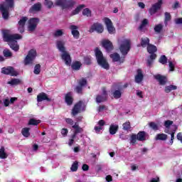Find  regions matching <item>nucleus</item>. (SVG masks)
Masks as SVG:
<instances>
[{
	"label": "nucleus",
	"mask_w": 182,
	"mask_h": 182,
	"mask_svg": "<svg viewBox=\"0 0 182 182\" xmlns=\"http://www.w3.org/2000/svg\"><path fill=\"white\" fill-rule=\"evenodd\" d=\"M3 37L5 42H9L10 48L18 52L19 50V45H18L17 39H22V36L19 34H9V31L6 30L3 31Z\"/></svg>",
	"instance_id": "obj_1"
},
{
	"label": "nucleus",
	"mask_w": 182,
	"mask_h": 182,
	"mask_svg": "<svg viewBox=\"0 0 182 182\" xmlns=\"http://www.w3.org/2000/svg\"><path fill=\"white\" fill-rule=\"evenodd\" d=\"M95 58L97 59V62L101 68L103 69H106V70H109L110 66L109 65V63L105 56H103V53L99 48H96L95 50Z\"/></svg>",
	"instance_id": "obj_2"
},
{
	"label": "nucleus",
	"mask_w": 182,
	"mask_h": 182,
	"mask_svg": "<svg viewBox=\"0 0 182 182\" xmlns=\"http://www.w3.org/2000/svg\"><path fill=\"white\" fill-rule=\"evenodd\" d=\"M14 6V0H6V1L0 6L4 19H8L9 17V9Z\"/></svg>",
	"instance_id": "obj_3"
},
{
	"label": "nucleus",
	"mask_w": 182,
	"mask_h": 182,
	"mask_svg": "<svg viewBox=\"0 0 182 182\" xmlns=\"http://www.w3.org/2000/svg\"><path fill=\"white\" fill-rule=\"evenodd\" d=\"M73 129H74L73 134L71 136V139L69 140L68 145L72 146L73 144L76 137H77V134L79 133H82L83 132V129L79 127V124L75 122L74 125H73Z\"/></svg>",
	"instance_id": "obj_4"
},
{
	"label": "nucleus",
	"mask_w": 182,
	"mask_h": 182,
	"mask_svg": "<svg viewBox=\"0 0 182 182\" xmlns=\"http://www.w3.org/2000/svg\"><path fill=\"white\" fill-rule=\"evenodd\" d=\"M130 48V40L124 38L122 41H121L119 50L124 56L129 53Z\"/></svg>",
	"instance_id": "obj_5"
},
{
	"label": "nucleus",
	"mask_w": 182,
	"mask_h": 182,
	"mask_svg": "<svg viewBox=\"0 0 182 182\" xmlns=\"http://www.w3.org/2000/svg\"><path fill=\"white\" fill-rule=\"evenodd\" d=\"M35 58H36V50L32 49L29 50L28 55L24 59V65H32V63H33V60H35Z\"/></svg>",
	"instance_id": "obj_6"
},
{
	"label": "nucleus",
	"mask_w": 182,
	"mask_h": 182,
	"mask_svg": "<svg viewBox=\"0 0 182 182\" xmlns=\"http://www.w3.org/2000/svg\"><path fill=\"white\" fill-rule=\"evenodd\" d=\"M55 5H57L58 6H61L63 9H69V8H73V6L76 5V1L73 0H69L65 3H63L62 0H58V1H56Z\"/></svg>",
	"instance_id": "obj_7"
},
{
	"label": "nucleus",
	"mask_w": 182,
	"mask_h": 182,
	"mask_svg": "<svg viewBox=\"0 0 182 182\" xmlns=\"http://www.w3.org/2000/svg\"><path fill=\"white\" fill-rule=\"evenodd\" d=\"M103 31V26L100 23H95L90 28L89 32L90 33H93V32H96L97 33H102Z\"/></svg>",
	"instance_id": "obj_8"
},
{
	"label": "nucleus",
	"mask_w": 182,
	"mask_h": 182,
	"mask_svg": "<svg viewBox=\"0 0 182 182\" xmlns=\"http://www.w3.org/2000/svg\"><path fill=\"white\" fill-rule=\"evenodd\" d=\"M84 110L85 106H83V102L82 101H80L75 105L72 110V114L73 116H76V114L80 113V112H84Z\"/></svg>",
	"instance_id": "obj_9"
},
{
	"label": "nucleus",
	"mask_w": 182,
	"mask_h": 182,
	"mask_svg": "<svg viewBox=\"0 0 182 182\" xmlns=\"http://www.w3.org/2000/svg\"><path fill=\"white\" fill-rule=\"evenodd\" d=\"M38 23H39V19L36 18H32L28 21V31L29 32H33L35 29H36V26H38Z\"/></svg>",
	"instance_id": "obj_10"
},
{
	"label": "nucleus",
	"mask_w": 182,
	"mask_h": 182,
	"mask_svg": "<svg viewBox=\"0 0 182 182\" xmlns=\"http://www.w3.org/2000/svg\"><path fill=\"white\" fill-rule=\"evenodd\" d=\"M1 73L4 75H10V76H18V72L14 69L12 67L3 68L1 69Z\"/></svg>",
	"instance_id": "obj_11"
},
{
	"label": "nucleus",
	"mask_w": 182,
	"mask_h": 182,
	"mask_svg": "<svg viewBox=\"0 0 182 182\" xmlns=\"http://www.w3.org/2000/svg\"><path fill=\"white\" fill-rule=\"evenodd\" d=\"M104 22L107 26L109 33H114L116 29L113 26V23L112 22V20H110L109 18H105L104 19Z\"/></svg>",
	"instance_id": "obj_12"
},
{
	"label": "nucleus",
	"mask_w": 182,
	"mask_h": 182,
	"mask_svg": "<svg viewBox=\"0 0 182 182\" xmlns=\"http://www.w3.org/2000/svg\"><path fill=\"white\" fill-rule=\"evenodd\" d=\"M61 58L65 62L67 66H70L72 63V58H70V54H69L68 51L62 53Z\"/></svg>",
	"instance_id": "obj_13"
},
{
	"label": "nucleus",
	"mask_w": 182,
	"mask_h": 182,
	"mask_svg": "<svg viewBox=\"0 0 182 182\" xmlns=\"http://www.w3.org/2000/svg\"><path fill=\"white\" fill-rule=\"evenodd\" d=\"M106 100H107V92H106V89L103 88L102 93L97 96L96 102L97 103H102Z\"/></svg>",
	"instance_id": "obj_14"
},
{
	"label": "nucleus",
	"mask_w": 182,
	"mask_h": 182,
	"mask_svg": "<svg viewBox=\"0 0 182 182\" xmlns=\"http://www.w3.org/2000/svg\"><path fill=\"white\" fill-rule=\"evenodd\" d=\"M161 4H163V1L159 0L157 3L153 4L151 8L149 9L150 15H154V14H156V12H157V11L161 8Z\"/></svg>",
	"instance_id": "obj_15"
},
{
	"label": "nucleus",
	"mask_w": 182,
	"mask_h": 182,
	"mask_svg": "<svg viewBox=\"0 0 182 182\" xmlns=\"http://www.w3.org/2000/svg\"><path fill=\"white\" fill-rule=\"evenodd\" d=\"M65 45H66V43L63 40H58L55 42V46L61 53L66 52V47H65Z\"/></svg>",
	"instance_id": "obj_16"
},
{
	"label": "nucleus",
	"mask_w": 182,
	"mask_h": 182,
	"mask_svg": "<svg viewBox=\"0 0 182 182\" xmlns=\"http://www.w3.org/2000/svg\"><path fill=\"white\" fill-rule=\"evenodd\" d=\"M70 29L73 38H75V39H79V36H80V33H79V27L75 25H71L70 26Z\"/></svg>",
	"instance_id": "obj_17"
},
{
	"label": "nucleus",
	"mask_w": 182,
	"mask_h": 182,
	"mask_svg": "<svg viewBox=\"0 0 182 182\" xmlns=\"http://www.w3.org/2000/svg\"><path fill=\"white\" fill-rule=\"evenodd\" d=\"M102 46L106 49L107 52H110V50H113V44L109 40H103Z\"/></svg>",
	"instance_id": "obj_18"
},
{
	"label": "nucleus",
	"mask_w": 182,
	"mask_h": 182,
	"mask_svg": "<svg viewBox=\"0 0 182 182\" xmlns=\"http://www.w3.org/2000/svg\"><path fill=\"white\" fill-rule=\"evenodd\" d=\"M26 21H28V18L23 17L18 21V31H19L20 33H23L24 26H25V23H26Z\"/></svg>",
	"instance_id": "obj_19"
},
{
	"label": "nucleus",
	"mask_w": 182,
	"mask_h": 182,
	"mask_svg": "<svg viewBox=\"0 0 182 182\" xmlns=\"http://www.w3.org/2000/svg\"><path fill=\"white\" fill-rule=\"evenodd\" d=\"M43 100H46L47 102H50V98L48 97V95L45 92H41L37 96V101L38 102H43Z\"/></svg>",
	"instance_id": "obj_20"
},
{
	"label": "nucleus",
	"mask_w": 182,
	"mask_h": 182,
	"mask_svg": "<svg viewBox=\"0 0 182 182\" xmlns=\"http://www.w3.org/2000/svg\"><path fill=\"white\" fill-rule=\"evenodd\" d=\"M41 8H42V4L41 3L35 4L30 9L29 12H31V14H33V12H38L41 11Z\"/></svg>",
	"instance_id": "obj_21"
},
{
	"label": "nucleus",
	"mask_w": 182,
	"mask_h": 182,
	"mask_svg": "<svg viewBox=\"0 0 182 182\" xmlns=\"http://www.w3.org/2000/svg\"><path fill=\"white\" fill-rule=\"evenodd\" d=\"M65 103L68 106H70L73 103V97L72 92H68L65 95Z\"/></svg>",
	"instance_id": "obj_22"
},
{
	"label": "nucleus",
	"mask_w": 182,
	"mask_h": 182,
	"mask_svg": "<svg viewBox=\"0 0 182 182\" xmlns=\"http://www.w3.org/2000/svg\"><path fill=\"white\" fill-rule=\"evenodd\" d=\"M154 77H155V79H156V80H158V82H159V84L162 85H166V82H167L166 77H164L161 75H154Z\"/></svg>",
	"instance_id": "obj_23"
},
{
	"label": "nucleus",
	"mask_w": 182,
	"mask_h": 182,
	"mask_svg": "<svg viewBox=\"0 0 182 182\" xmlns=\"http://www.w3.org/2000/svg\"><path fill=\"white\" fill-rule=\"evenodd\" d=\"M136 73L137 74L135 76V82L136 83H141L144 77L143 73L141 72V70H137Z\"/></svg>",
	"instance_id": "obj_24"
},
{
	"label": "nucleus",
	"mask_w": 182,
	"mask_h": 182,
	"mask_svg": "<svg viewBox=\"0 0 182 182\" xmlns=\"http://www.w3.org/2000/svg\"><path fill=\"white\" fill-rule=\"evenodd\" d=\"M109 56H110L111 59H112L113 62H121V63H123L124 60V59L122 60L120 58V55L117 53H114L111 54Z\"/></svg>",
	"instance_id": "obj_25"
},
{
	"label": "nucleus",
	"mask_w": 182,
	"mask_h": 182,
	"mask_svg": "<svg viewBox=\"0 0 182 182\" xmlns=\"http://www.w3.org/2000/svg\"><path fill=\"white\" fill-rule=\"evenodd\" d=\"M119 130V125L115 124H112L109 127V134H116Z\"/></svg>",
	"instance_id": "obj_26"
},
{
	"label": "nucleus",
	"mask_w": 182,
	"mask_h": 182,
	"mask_svg": "<svg viewBox=\"0 0 182 182\" xmlns=\"http://www.w3.org/2000/svg\"><path fill=\"white\" fill-rule=\"evenodd\" d=\"M150 45V39L147 37L141 38V46L142 48H146V46H149Z\"/></svg>",
	"instance_id": "obj_27"
},
{
	"label": "nucleus",
	"mask_w": 182,
	"mask_h": 182,
	"mask_svg": "<svg viewBox=\"0 0 182 182\" xmlns=\"http://www.w3.org/2000/svg\"><path fill=\"white\" fill-rule=\"evenodd\" d=\"M136 137L139 141H144V140H146V132H144V131L139 132L136 134Z\"/></svg>",
	"instance_id": "obj_28"
},
{
	"label": "nucleus",
	"mask_w": 182,
	"mask_h": 182,
	"mask_svg": "<svg viewBox=\"0 0 182 182\" xmlns=\"http://www.w3.org/2000/svg\"><path fill=\"white\" fill-rule=\"evenodd\" d=\"M21 80L18 78H13L10 81H8L7 84L11 86H16L21 83Z\"/></svg>",
	"instance_id": "obj_29"
},
{
	"label": "nucleus",
	"mask_w": 182,
	"mask_h": 182,
	"mask_svg": "<svg viewBox=\"0 0 182 182\" xmlns=\"http://www.w3.org/2000/svg\"><path fill=\"white\" fill-rule=\"evenodd\" d=\"M83 8H86V6L85 4H80L79 5L73 12L72 15H77L80 11L83 9Z\"/></svg>",
	"instance_id": "obj_30"
},
{
	"label": "nucleus",
	"mask_w": 182,
	"mask_h": 182,
	"mask_svg": "<svg viewBox=\"0 0 182 182\" xmlns=\"http://www.w3.org/2000/svg\"><path fill=\"white\" fill-rule=\"evenodd\" d=\"M0 159H8V154L6 153L5 148L4 146H2L0 149Z\"/></svg>",
	"instance_id": "obj_31"
},
{
	"label": "nucleus",
	"mask_w": 182,
	"mask_h": 182,
	"mask_svg": "<svg viewBox=\"0 0 182 182\" xmlns=\"http://www.w3.org/2000/svg\"><path fill=\"white\" fill-rule=\"evenodd\" d=\"M147 50L149 53H154V52H157V47H156V46L149 44L147 46Z\"/></svg>",
	"instance_id": "obj_32"
},
{
	"label": "nucleus",
	"mask_w": 182,
	"mask_h": 182,
	"mask_svg": "<svg viewBox=\"0 0 182 182\" xmlns=\"http://www.w3.org/2000/svg\"><path fill=\"white\" fill-rule=\"evenodd\" d=\"M154 32L156 33H160L163 31V25L161 23L157 24L154 28Z\"/></svg>",
	"instance_id": "obj_33"
},
{
	"label": "nucleus",
	"mask_w": 182,
	"mask_h": 182,
	"mask_svg": "<svg viewBox=\"0 0 182 182\" xmlns=\"http://www.w3.org/2000/svg\"><path fill=\"white\" fill-rule=\"evenodd\" d=\"M176 89H177V86L171 85L165 87V92L166 93H170L171 90H176Z\"/></svg>",
	"instance_id": "obj_34"
},
{
	"label": "nucleus",
	"mask_w": 182,
	"mask_h": 182,
	"mask_svg": "<svg viewBox=\"0 0 182 182\" xmlns=\"http://www.w3.org/2000/svg\"><path fill=\"white\" fill-rule=\"evenodd\" d=\"M156 140H167V134H158L156 136Z\"/></svg>",
	"instance_id": "obj_35"
},
{
	"label": "nucleus",
	"mask_w": 182,
	"mask_h": 182,
	"mask_svg": "<svg viewBox=\"0 0 182 182\" xmlns=\"http://www.w3.org/2000/svg\"><path fill=\"white\" fill-rule=\"evenodd\" d=\"M29 128H23L21 131V133L24 137H29L31 136V134L29 133Z\"/></svg>",
	"instance_id": "obj_36"
},
{
	"label": "nucleus",
	"mask_w": 182,
	"mask_h": 182,
	"mask_svg": "<svg viewBox=\"0 0 182 182\" xmlns=\"http://www.w3.org/2000/svg\"><path fill=\"white\" fill-rule=\"evenodd\" d=\"M41 123V120L39 119H31L28 122V124L33 125V126H38Z\"/></svg>",
	"instance_id": "obj_37"
},
{
	"label": "nucleus",
	"mask_w": 182,
	"mask_h": 182,
	"mask_svg": "<svg viewBox=\"0 0 182 182\" xmlns=\"http://www.w3.org/2000/svg\"><path fill=\"white\" fill-rule=\"evenodd\" d=\"M44 5L48 9H51V8H53V2L50 0H45Z\"/></svg>",
	"instance_id": "obj_38"
},
{
	"label": "nucleus",
	"mask_w": 182,
	"mask_h": 182,
	"mask_svg": "<svg viewBox=\"0 0 182 182\" xmlns=\"http://www.w3.org/2000/svg\"><path fill=\"white\" fill-rule=\"evenodd\" d=\"M82 15H84V16L90 17V16H92V11H90V9L86 8L82 11Z\"/></svg>",
	"instance_id": "obj_39"
},
{
	"label": "nucleus",
	"mask_w": 182,
	"mask_h": 182,
	"mask_svg": "<svg viewBox=\"0 0 182 182\" xmlns=\"http://www.w3.org/2000/svg\"><path fill=\"white\" fill-rule=\"evenodd\" d=\"M79 167V163L77 161H75L70 168L71 171H77V168Z\"/></svg>",
	"instance_id": "obj_40"
},
{
	"label": "nucleus",
	"mask_w": 182,
	"mask_h": 182,
	"mask_svg": "<svg viewBox=\"0 0 182 182\" xmlns=\"http://www.w3.org/2000/svg\"><path fill=\"white\" fill-rule=\"evenodd\" d=\"M113 96L114 99H120V97H122V92L119 90H117L113 92Z\"/></svg>",
	"instance_id": "obj_41"
},
{
	"label": "nucleus",
	"mask_w": 182,
	"mask_h": 182,
	"mask_svg": "<svg viewBox=\"0 0 182 182\" xmlns=\"http://www.w3.org/2000/svg\"><path fill=\"white\" fill-rule=\"evenodd\" d=\"M3 55L5 58H11L12 56V53L9 49H4L3 51Z\"/></svg>",
	"instance_id": "obj_42"
},
{
	"label": "nucleus",
	"mask_w": 182,
	"mask_h": 182,
	"mask_svg": "<svg viewBox=\"0 0 182 182\" xmlns=\"http://www.w3.org/2000/svg\"><path fill=\"white\" fill-rule=\"evenodd\" d=\"M159 61L161 65H166L167 63V57L166 55H161Z\"/></svg>",
	"instance_id": "obj_43"
},
{
	"label": "nucleus",
	"mask_w": 182,
	"mask_h": 182,
	"mask_svg": "<svg viewBox=\"0 0 182 182\" xmlns=\"http://www.w3.org/2000/svg\"><path fill=\"white\" fill-rule=\"evenodd\" d=\"M136 141H137V135L132 134L131 136L130 144H132V146H133V145L136 144Z\"/></svg>",
	"instance_id": "obj_44"
},
{
	"label": "nucleus",
	"mask_w": 182,
	"mask_h": 182,
	"mask_svg": "<svg viewBox=\"0 0 182 182\" xmlns=\"http://www.w3.org/2000/svg\"><path fill=\"white\" fill-rule=\"evenodd\" d=\"M63 35V30H57L53 33V36H55V38H59V36H62Z\"/></svg>",
	"instance_id": "obj_45"
},
{
	"label": "nucleus",
	"mask_w": 182,
	"mask_h": 182,
	"mask_svg": "<svg viewBox=\"0 0 182 182\" xmlns=\"http://www.w3.org/2000/svg\"><path fill=\"white\" fill-rule=\"evenodd\" d=\"M123 130H130L131 126H130V122H127L122 124Z\"/></svg>",
	"instance_id": "obj_46"
},
{
	"label": "nucleus",
	"mask_w": 182,
	"mask_h": 182,
	"mask_svg": "<svg viewBox=\"0 0 182 182\" xmlns=\"http://www.w3.org/2000/svg\"><path fill=\"white\" fill-rule=\"evenodd\" d=\"M33 72L35 75H39L41 73V65L39 64L36 65Z\"/></svg>",
	"instance_id": "obj_47"
},
{
	"label": "nucleus",
	"mask_w": 182,
	"mask_h": 182,
	"mask_svg": "<svg viewBox=\"0 0 182 182\" xmlns=\"http://www.w3.org/2000/svg\"><path fill=\"white\" fill-rule=\"evenodd\" d=\"M72 68L74 70H79V69H80V63L75 62L72 65Z\"/></svg>",
	"instance_id": "obj_48"
},
{
	"label": "nucleus",
	"mask_w": 182,
	"mask_h": 182,
	"mask_svg": "<svg viewBox=\"0 0 182 182\" xmlns=\"http://www.w3.org/2000/svg\"><path fill=\"white\" fill-rule=\"evenodd\" d=\"M149 127L153 130H159V125L153 122L149 123Z\"/></svg>",
	"instance_id": "obj_49"
},
{
	"label": "nucleus",
	"mask_w": 182,
	"mask_h": 182,
	"mask_svg": "<svg viewBox=\"0 0 182 182\" xmlns=\"http://www.w3.org/2000/svg\"><path fill=\"white\" fill-rule=\"evenodd\" d=\"M176 63L172 61H168V66H169V72H174V66Z\"/></svg>",
	"instance_id": "obj_50"
},
{
	"label": "nucleus",
	"mask_w": 182,
	"mask_h": 182,
	"mask_svg": "<svg viewBox=\"0 0 182 182\" xmlns=\"http://www.w3.org/2000/svg\"><path fill=\"white\" fill-rule=\"evenodd\" d=\"M86 85H87V80H86V79L82 78L79 81V85L81 86L82 87H83L84 86H86Z\"/></svg>",
	"instance_id": "obj_51"
},
{
	"label": "nucleus",
	"mask_w": 182,
	"mask_h": 182,
	"mask_svg": "<svg viewBox=\"0 0 182 182\" xmlns=\"http://www.w3.org/2000/svg\"><path fill=\"white\" fill-rule=\"evenodd\" d=\"M171 19V16L170 15V13L166 12L165 13V24L167 25V23Z\"/></svg>",
	"instance_id": "obj_52"
},
{
	"label": "nucleus",
	"mask_w": 182,
	"mask_h": 182,
	"mask_svg": "<svg viewBox=\"0 0 182 182\" xmlns=\"http://www.w3.org/2000/svg\"><path fill=\"white\" fill-rule=\"evenodd\" d=\"M147 23H149V20H147L146 18L144 19L142 21V23H141V26H139V28L143 29V28H144V26H146V25H147Z\"/></svg>",
	"instance_id": "obj_53"
},
{
	"label": "nucleus",
	"mask_w": 182,
	"mask_h": 182,
	"mask_svg": "<svg viewBox=\"0 0 182 182\" xmlns=\"http://www.w3.org/2000/svg\"><path fill=\"white\" fill-rule=\"evenodd\" d=\"M68 133H69V131L68 130V129L63 128L61 129V134L64 137H66V136H68Z\"/></svg>",
	"instance_id": "obj_54"
},
{
	"label": "nucleus",
	"mask_w": 182,
	"mask_h": 182,
	"mask_svg": "<svg viewBox=\"0 0 182 182\" xmlns=\"http://www.w3.org/2000/svg\"><path fill=\"white\" fill-rule=\"evenodd\" d=\"M84 60L86 65H90L92 63V59L89 56L85 57Z\"/></svg>",
	"instance_id": "obj_55"
},
{
	"label": "nucleus",
	"mask_w": 182,
	"mask_h": 182,
	"mask_svg": "<svg viewBox=\"0 0 182 182\" xmlns=\"http://www.w3.org/2000/svg\"><path fill=\"white\" fill-rule=\"evenodd\" d=\"M65 122L68 124H70V126H73V124H75V122L73 121V119L70 118H66Z\"/></svg>",
	"instance_id": "obj_56"
},
{
	"label": "nucleus",
	"mask_w": 182,
	"mask_h": 182,
	"mask_svg": "<svg viewBox=\"0 0 182 182\" xmlns=\"http://www.w3.org/2000/svg\"><path fill=\"white\" fill-rule=\"evenodd\" d=\"M171 124H173V122L170 120L166 121L164 123V126L167 129H168L171 126Z\"/></svg>",
	"instance_id": "obj_57"
},
{
	"label": "nucleus",
	"mask_w": 182,
	"mask_h": 182,
	"mask_svg": "<svg viewBox=\"0 0 182 182\" xmlns=\"http://www.w3.org/2000/svg\"><path fill=\"white\" fill-rule=\"evenodd\" d=\"M174 134H176V130H173V131L171 133V140H170V144H173V143Z\"/></svg>",
	"instance_id": "obj_58"
},
{
	"label": "nucleus",
	"mask_w": 182,
	"mask_h": 182,
	"mask_svg": "<svg viewBox=\"0 0 182 182\" xmlns=\"http://www.w3.org/2000/svg\"><path fill=\"white\" fill-rule=\"evenodd\" d=\"M82 89H83V87H81V85H78L76 87L75 90L77 93H82Z\"/></svg>",
	"instance_id": "obj_59"
},
{
	"label": "nucleus",
	"mask_w": 182,
	"mask_h": 182,
	"mask_svg": "<svg viewBox=\"0 0 182 182\" xmlns=\"http://www.w3.org/2000/svg\"><path fill=\"white\" fill-rule=\"evenodd\" d=\"M175 23L176 25H181L182 23V18H178L175 19Z\"/></svg>",
	"instance_id": "obj_60"
},
{
	"label": "nucleus",
	"mask_w": 182,
	"mask_h": 182,
	"mask_svg": "<svg viewBox=\"0 0 182 182\" xmlns=\"http://www.w3.org/2000/svg\"><path fill=\"white\" fill-rule=\"evenodd\" d=\"M95 130L96 133H100V130H103V127H95Z\"/></svg>",
	"instance_id": "obj_61"
},
{
	"label": "nucleus",
	"mask_w": 182,
	"mask_h": 182,
	"mask_svg": "<svg viewBox=\"0 0 182 182\" xmlns=\"http://www.w3.org/2000/svg\"><path fill=\"white\" fill-rule=\"evenodd\" d=\"M119 139L122 140H127V139H129V135L120 134Z\"/></svg>",
	"instance_id": "obj_62"
},
{
	"label": "nucleus",
	"mask_w": 182,
	"mask_h": 182,
	"mask_svg": "<svg viewBox=\"0 0 182 182\" xmlns=\"http://www.w3.org/2000/svg\"><path fill=\"white\" fill-rule=\"evenodd\" d=\"M176 137H177V139L179 140L181 143H182V133L181 132L178 133Z\"/></svg>",
	"instance_id": "obj_63"
},
{
	"label": "nucleus",
	"mask_w": 182,
	"mask_h": 182,
	"mask_svg": "<svg viewBox=\"0 0 182 182\" xmlns=\"http://www.w3.org/2000/svg\"><path fill=\"white\" fill-rule=\"evenodd\" d=\"M4 106L7 107V106H9V103H11V101L9 100V99H5L4 100Z\"/></svg>",
	"instance_id": "obj_64"
}]
</instances>
